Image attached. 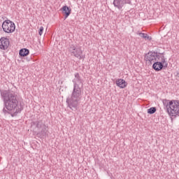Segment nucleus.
Instances as JSON below:
<instances>
[{
	"instance_id": "16",
	"label": "nucleus",
	"mask_w": 179,
	"mask_h": 179,
	"mask_svg": "<svg viewBox=\"0 0 179 179\" xmlns=\"http://www.w3.org/2000/svg\"><path fill=\"white\" fill-rule=\"evenodd\" d=\"M156 113V108L152 107L148 109V114H155Z\"/></svg>"
},
{
	"instance_id": "2",
	"label": "nucleus",
	"mask_w": 179,
	"mask_h": 179,
	"mask_svg": "<svg viewBox=\"0 0 179 179\" xmlns=\"http://www.w3.org/2000/svg\"><path fill=\"white\" fill-rule=\"evenodd\" d=\"M3 100L4 107L3 108V114H9V111H13L17 107V95L10 91H3L1 93Z\"/></svg>"
},
{
	"instance_id": "7",
	"label": "nucleus",
	"mask_w": 179,
	"mask_h": 179,
	"mask_svg": "<svg viewBox=\"0 0 179 179\" xmlns=\"http://www.w3.org/2000/svg\"><path fill=\"white\" fill-rule=\"evenodd\" d=\"M145 58L147 62H150V64H155L156 61L160 58V56L155 52H150L145 55Z\"/></svg>"
},
{
	"instance_id": "17",
	"label": "nucleus",
	"mask_w": 179,
	"mask_h": 179,
	"mask_svg": "<svg viewBox=\"0 0 179 179\" xmlns=\"http://www.w3.org/2000/svg\"><path fill=\"white\" fill-rule=\"evenodd\" d=\"M44 31V27H41L38 31L39 36H43V32Z\"/></svg>"
},
{
	"instance_id": "1",
	"label": "nucleus",
	"mask_w": 179,
	"mask_h": 179,
	"mask_svg": "<svg viewBox=\"0 0 179 179\" xmlns=\"http://www.w3.org/2000/svg\"><path fill=\"white\" fill-rule=\"evenodd\" d=\"M74 76L73 92L71 96L66 99L68 107L71 110H78L80 100H82V94H83V80L80 78L79 73H76Z\"/></svg>"
},
{
	"instance_id": "12",
	"label": "nucleus",
	"mask_w": 179,
	"mask_h": 179,
	"mask_svg": "<svg viewBox=\"0 0 179 179\" xmlns=\"http://www.w3.org/2000/svg\"><path fill=\"white\" fill-rule=\"evenodd\" d=\"M30 50H29L28 49H21L20 50V57H27V55L29 54Z\"/></svg>"
},
{
	"instance_id": "4",
	"label": "nucleus",
	"mask_w": 179,
	"mask_h": 179,
	"mask_svg": "<svg viewBox=\"0 0 179 179\" xmlns=\"http://www.w3.org/2000/svg\"><path fill=\"white\" fill-rule=\"evenodd\" d=\"M1 27L3 29V31L8 34H10L16 30V25L15 24V22H12L10 20H6L3 21Z\"/></svg>"
},
{
	"instance_id": "5",
	"label": "nucleus",
	"mask_w": 179,
	"mask_h": 179,
	"mask_svg": "<svg viewBox=\"0 0 179 179\" xmlns=\"http://www.w3.org/2000/svg\"><path fill=\"white\" fill-rule=\"evenodd\" d=\"M69 52L71 55L75 57L76 58H78V59H82L83 57L82 55L83 54V50H82V47L78 46L77 45H71L69 48Z\"/></svg>"
},
{
	"instance_id": "13",
	"label": "nucleus",
	"mask_w": 179,
	"mask_h": 179,
	"mask_svg": "<svg viewBox=\"0 0 179 179\" xmlns=\"http://www.w3.org/2000/svg\"><path fill=\"white\" fill-rule=\"evenodd\" d=\"M34 124L36 125V128L40 131V129H42L43 127H44L45 124L43 123L42 120L36 121L34 122Z\"/></svg>"
},
{
	"instance_id": "15",
	"label": "nucleus",
	"mask_w": 179,
	"mask_h": 179,
	"mask_svg": "<svg viewBox=\"0 0 179 179\" xmlns=\"http://www.w3.org/2000/svg\"><path fill=\"white\" fill-rule=\"evenodd\" d=\"M41 129V135H43V136H45V135H47V127L45 124Z\"/></svg>"
},
{
	"instance_id": "6",
	"label": "nucleus",
	"mask_w": 179,
	"mask_h": 179,
	"mask_svg": "<svg viewBox=\"0 0 179 179\" xmlns=\"http://www.w3.org/2000/svg\"><path fill=\"white\" fill-rule=\"evenodd\" d=\"M160 58H161V62H155L152 65V68L153 69H155V71H162L163 68H167V66L169 65L167 62H166V59L164 58V56L162 55Z\"/></svg>"
},
{
	"instance_id": "11",
	"label": "nucleus",
	"mask_w": 179,
	"mask_h": 179,
	"mask_svg": "<svg viewBox=\"0 0 179 179\" xmlns=\"http://www.w3.org/2000/svg\"><path fill=\"white\" fill-rule=\"evenodd\" d=\"M62 10L65 14V19H66L69 16V15H71V12L72 10L71 8H69V7H68L66 6H64L62 8Z\"/></svg>"
},
{
	"instance_id": "9",
	"label": "nucleus",
	"mask_w": 179,
	"mask_h": 179,
	"mask_svg": "<svg viewBox=\"0 0 179 179\" xmlns=\"http://www.w3.org/2000/svg\"><path fill=\"white\" fill-rule=\"evenodd\" d=\"M9 39L8 38L2 37L0 39V49L1 50H8V47H9Z\"/></svg>"
},
{
	"instance_id": "10",
	"label": "nucleus",
	"mask_w": 179,
	"mask_h": 179,
	"mask_svg": "<svg viewBox=\"0 0 179 179\" xmlns=\"http://www.w3.org/2000/svg\"><path fill=\"white\" fill-rule=\"evenodd\" d=\"M116 85L120 89H125L127 86H128V83L125 81L124 79L119 78L115 81Z\"/></svg>"
},
{
	"instance_id": "8",
	"label": "nucleus",
	"mask_w": 179,
	"mask_h": 179,
	"mask_svg": "<svg viewBox=\"0 0 179 179\" xmlns=\"http://www.w3.org/2000/svg\"><path fill=\"white\" fill-rule=\"evenodd\" d=\"M127 3H131V0H114L113 5L115 8H117V9H122L124 8V5Z\"/></svg>"
},
{
	"instance_id": "14",
	"label": "nucleus",
	"mask_w": 179,
	"mask_h": 179,
	"mask_svg": "<svg viewBox=\"0 0 179 179\" xmlns=\"http://www.w3.org/2000/svg\"><path fill=\"white\" fill-rule=\"evenodd\" d=\"M138 36H140V37H142V38H145V40H152V38L150 36H149V35H148L147 34L145 33H138Z\"/></svg>"
},
{
	"instance_id": "3",
	"label": "nucleus",
	"mask_w": 179,
	"mask_h": 179,
	"mask_svg": "<svg viewBox=\"0 0 179 179\" xmlns=\"http://www.w3.org/2000/svg\"><path fill=\"white\" fill-rule=\"evenodd\" d=\"M164 106L171 118L179 117V101L164 99L162 101Z\"/></svg>"
}]
</instances>
